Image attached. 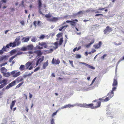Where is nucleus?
I'll list each match as a JSON object with an SVG mask.
<instances>
[{"mask_svg":"<svg viewBox=\"0 0 124 124\" xmlns=\"http://www.w3.org/2000/svg\"><path fill=\"white\" fill-rule=\"evenodd\" d=\"M23 80V78L22 77L20 76L18 77L15 80L6 86V89H8L11 87L15 85L16 81L17 83H18L22 81Z\"/></svg>","mask_w":124,"mask_h":124,"instance_id":"obj_1","label":"nucleus"},{"mask_svg":"<svg viewBox=\"0 0 124 124\" xmlns=\"http://www.w3.org/2000/svg\"><path fill=\"white\" fill-rule=\"evenodd\" d=\"M63 37H62L60 38L59 41H57L54 43H53V44L55 46H50V47H53L54 49H56L58 48V45L61 46L62 45L63 41Z\"/></svg>","mask_w":124,"mask_h":124,"instance_id":"obj_2","label":"nucleus"},{"mask_svg":"<svg viewBox=\"0 0 124 124\" xmlns=\"http://www.w3.org/2000/svg\"><path fill=\"white\" fill-rule=\"evenodd\" d=\"M94 102L93 107L92 108V109L96 108L100 106L101 102L98 101L97 100H95L93 101V102Z\"/></svg>","mask_w":124,"mask_h":124,"instance_id":"obj_3","label":"nucleus"},{"mask_svg":"<svg viewBox=\"0 0 124 124\" xmlns=\"http://www.w3.org/2000/svg\"><path fill=\"white\" fill-rule=\"evenodd\" d=\"M72 20V21L67 20L66 21V22L67 23H70V25L72 26H75L76 24V23L74 21L78 22V20L77 19Z\"/></svg>","mask_w":124,"mask_h":124,"instance_id":"obj_4","label":"nucleus"},{"mask_svg":"<svg viewBox=\"0 0 124 124\" xmlns=\"http://www.w3.org/2000/svg\"><path fill=\"white\" fill-rule=\"evenodd\" d=\"M44 56H42L41 57H39L38 58L37 61L36 62V66H37L39 64L41 63L44 60Z\"/></svg>","mask_w":124,"mask_h":124,"instance_id":"obj_5","label":"nucleus"},{"mask_svg":"<svg viewBox=\"0 0 124 124\" xmlns=\"http://www.w3.org/2000/svg\"><path fill=\"white\" fill-rule=\"evenodd\" d=\"M59 19V18L52 17V18L48 19L47 20L49 21L52 22H56Z\"/></svg>","mask_w":124,"mask_h":124,"instance_id":"obj_6","label":"nucleus"},{"mask_svg":"<svg viewBox=\"0 0 124 124\" xmlns=\"http://www.w3.org/2000/svg\"><path fill=\"white\" fill-rule=\"evenodd\" d=\"M16 70H14L12 71L11 72V74L13 75L12 77H16L20 74V71L16 73Z\"/></svg>","mask_w":124,"mask_h":124,"instance_id":"obj_7","label":"nucleus"},{"mask_svg":"<svg viewBox=\"0 0 124 124\" xmlns=\"http://www.w3.org/2000/svg\"><path fill=\"white\" fill-rule=\"evenodd\" d=\"M38 5L39 6L38 8L39 9V12L40 14H41L43 15H44L43 14L41 11V7L42 6V3L41 0H38Z\"/></svg>","mask_w":124,"mask_h":124,"instance_id":"obj_8","label":"nucleus"},{"mask_svg":"<svg viewBox=\"0 0 124 124\" xmlns=\"http://www.w3.org/2000/svg\"><path fill=\"white\" fill-rule=\"evenodd\" d=\"M113 31L112 29L109 26H107L106 29L104 30V33L105 34L108 32H110Z\"/></svg>","mask_w":124,"mask_h":124,"instance_id":"obj_9","label":"nucleus"},{"mask_svg":"<svg viewBox=\"0 0 124 124\" xmlns=\"http://www.w3.org/2000/svg\"><path fill=\"white\" fill-rule=\"evenodd\" d=\"M20 37L18 36L14 42L16 44V46H18L21 43V42L20 41Z\"/></svg>","mask_w":124,"mask_h":124,"instance_id":"obj_10","label":"nucleus"},{"mask_svg":"<svg viewBox=\"0 0 124 124\" xmlns=\"http://www.w3.org/2000/svg\"><path fill=\"white\" fill-rule=\"evenodd\" d=\"M52 63L53 64H58L60 63V61L59 59H54V58H53L52 61Z\"/></svg>","mask_w":124,"mask_h":124,"instance_id":"obj_11","label":"nucleus"},{"mask_svg":"<svg viewBox=\"0 0 124 124\" xmlns=\"http://www.w3.org/2000/svg\"><path fill=\"white\" fill-rule=\"evenodd\" d=\"M102 44L101 41H100L98 44L94 45L93 46V47L96 49H98L101 46Z\"/></svg>","mask_w":124,"mask_h":124,"instance_id":"obj_12","label":"nucleus"},{"mask_svg":"<svg viewBox=\"0 0 124 124\" xmlns=\"http://www.w3.org/2000/svg\"><path fill=\"white\" fill-rule=\"evenodd\" d=\"M79 63L83 64L86 66H87L88 68H90L94 70L95 69V67L89 65L86 63L83 62H79Z\"/></svg>","mask_w":124,"mask_h":124,"instance_id":"obj_13","label":"nucleus"},{"mask_svg":"<svg viewBox=\"0 0 124 124\" xmlns=\"http://www.w3.org/2000/svg\"><path fill=\"white\" fill-rule=\"evenodd\" d=\"M34 53L37 54V56H39L42 54V52L40 50H36L34 51Z\"/></svg>","mask_w":124,"mask_h":124,"instance_id":"obj_14","label":"nucleus"},{"mask_svg":"<svg viewBox=\"0 0 124 124\" xmlns=\"http://www.w3.org/2000/svg\"><path fill=\"white\" fill-rule=\"evenodd\" d=\"M39 45L41 46H43L45 48H47V45L46 43L44 42H42L41 43L39 42Z\"/></svg>","mask_w":124,"mask_h":124,"instance_id":"obj_15","label":"nucleus"},{"mask_svg":"<svg viewBox=\"0 0 124 124\" xmlns=\"http://www.w3.org/2000/svg\"><path fill=\"white\" fill-rule=\"evenodd\" d=\"M48 60H47L45 62L43 65L42 68L43 69H45L46 68V67L48 65Z\"/></svg>","mask_w":124,"mask_h":124,"instance_id":"obj_16","label":"nucleus"},{"mask_svg":"<svg viewBox=\"0 0 124 124\" xmlns=\"http://www.w3.org/2000/svg\"><path fill=\"white\" fill-rule=\"evenodd\" d=\"M110 99L108 97H107L104 99H103L101 98H100L99 100L101 101L102 102H104L108 101Z\"/></svg>","mask_w":124,"mask_h":124,"instance_id":"obj_17","label":"nucleus"},{"mask_svg":"<svg viewBox=\"0 0 124 124\" xmlns=\"http://www.w3.org/2000/svg\"><path fill=\"white\" fill-rule=\"evenodd\" d=\"M93 107V103H91L89 104H87L85 103V108H90L92 109V108Z\"/></svg>","mask_w":124,"mask_h":124,"instance_id":"obj_18","label":"nucleus"},{"mask_svg":"<svg viewBox=\"0 0 124 124\" xmlns=\"http://www.w3.org/2000/svg\"><path fill=\"white\" fill-rule=\"evenodd\" d=\"M32 63L31 62H28L26 63L25 65L26 67L25 69L26 70L28 69L29 67L31 64Z\"/></svg>","mask_w":124,"mask_h":124,"instance_id":"obj_19","label":"nucleus"},{"mask_svg":"<svg viewBox=\"0 0 124 124\" xmlns=\"http://www.w3.org/2000/svg\"><path fill=\"white\" fill-rule=\"evenodd\" d=\"M26 47L27 50H30L33 49V46L32 45H29L27 46Z\"/></svg>","mask_w":124,"mask_h":124,"instance_id":"obj_20","label":"nucleus"},{"mask_svg":"<svg viewBox=\"0 0 124 124\" xmlns=\"http://www.w3.org/2000/svg\"><path fill=\"white\" fill-rule=\"evenodd\" d=\"M113 95L114 92L112 91H111V92H109L108 94V97L110 99L112 97Z\"/></svg>","mask_w":124,"mask_h":124,"instance_id":"obj_21","label":"nucleus"},{"mask_svg":"<svg viewBox=\"0 0 124 124\" xmlns=\"http://www.w3.org/2000/svg\"><path fill=\"white\" fill-rule=\"evenodd\" d=\"M117 85V79H114V81L113 83V86H116Z\"/></svg>","mask_w":124,"mask_h":124,"instance_id":"obj_22","label":"nucleus"},{"mask_svg":"<svg viewBox=\"0 0 124 124\" xmlns=\"http://www.w3.org/2000/svg\"><path fill=\"white\" fill-rule=\"evenodd\" d=\"M11 74V73L9 72L6 73L5 72L3 74V75L5 77H8L10 76Z\"/></svg>","mask_w":124,"mask_h":124,"instance_id":"obj_23","label":"nucleus"},{"mask_svg":"<svg viewBox=\"0 0 124 124\" xmlns=\"http://www.w3.org/2000/svg\"><path fill=\"white\" fill-rule=\"evenodd\" d=\"M30 39L29 38H23L22 39L23 42H27Z\"/></svg>","mask_w":124,"mask_h":124,"instance_id":"obj_24","label":"nucleus"},{"mask_svg":"<svg viewBox=\"0 0 124 124\" xmlns=\"http://www.w3.org/2000/svg\"><path fill=\"white\" fill-rule=\"evenodd\" d=\"M76 106H78L81 107H83L85 108V103L83 104H76Z\"/></svg>","mask_w":124,"mask_h":124,"instance_id":"obj_25","label":"nucleus"},{"mask_svg":"<svg viewBox=\"0 0 124 124\" xmlns=\"http://www.w3.org/2000/svg\"><path fill=\"white\" fill-rule=\"evenodd\" d=\"M0 70L1 72L3 74L7 70L4 67H2L1 68Z\"/></svg>","mask_w":124,"mask_h":124,"instance_id":"obj_26","label":"nucleus"},{"mask_svg":"<svg viewBox=\"0 0 124 124\" xmlns=\"http://www.w3.org/2000/svg\"><path fill=\"white\" fill-rule=\"evenodd\" d=\"M53 49H51L49 50L45 51V52L46 54H48L51 53L52 52H53Z\"/></svg>","mask_w":124,"mask_h":124,"instance_id":"obj_27","label":"nucleus"},{"mask_svg":"<svg viewBox=\"0 0 124 124\" xmlns=\"http://www.w3.org/2000/svg\"><path fill=\"white\" fill-rule=\"evenodd\" d=\"M62 36V33H58L56 35V36L58 38H56V40H59V39L58 38H59L60 37H61Z\"/></svg>","mask_w":124,"mask_h":124,"instance_id":"obj_28","label":"nucleus"},{"mask_svg":"<svg viewBox=\"0 0 124 124\" xmlns=\"http://www.w3.org/2000/svg\"><path fill=\"white\" fill-rule=\"evenodd\" d=\"M9 44L10 47L12 46V47H14L16 46V44L14 42L13 43H10Z\"/></svg>","mask_w":124,"mask_h":124,"instance_id":"obj_29","label":"nucleus"},{"mask_svg":"<svg viewBox=\"0 0 124 124\" xmlns=\"http://www.w3.org/2000/svg\"><path fill=\"white\" fill-rule=\"evenodd\" d=\"M25 67L24 65H21L19 68V69L21 71H23L24 70Z\"/></svg>","mask_w":124,"mask_h":124,"instance_id":"obj_30","label":"nucleus"},{"mask_svg":"<svg viewBox=\"0 0 124 124\" xmlns=\"http://www.w3.org/2000/svg\"><path fill=\"white\" fill-rule=\"evenodd\" d=\"M8 80L6 79H4L0 81V84H2L3 83H7Z\"/></svg>","mask_w":124,"mask_h":124,"instance_id":"obj_31","label":"nucleus"},{"mask_svg":"<svg viewBox=\"0 0 124 124\" xmlns=\"http://www.w3.org/2000/svg\"><path fill=\"white\" fill-rule=\"evenodd\" d=\"M7 84V83H3L0 85V89H1L6 85Z\"/></svg>","mask_w":124,"mask_h":124,"instance_id":"obj_32","label":"nucleus"},{"mask_svg":"<svg viewBox=\"0 0 124 124\" xmlns=\"http://www.w3.org/2000/svg\"><path fill=\"white\" fill-rule=\"evenodd\" d=\"M67 107L69 108H70L71 107H72L74 106H76V105L74 104L73 105H72L70 104H68V105H67Z\"/></svg>","mask_w":124,"mask_h":124,"instance_id":"obj_33","label":"nucleus"},{"mask_svg":"<svg viewBox=\"0 0 124 124\" xmlns=\"http://www.w3.org/2000/svg\"><path fill=\"white\" fill-rule=\"evenodd\" d=\"M37 40V39L35 37H33L31 39V41L33 42H35Z\"/></svg>","mask_w":124,"mask_h":124,"instance_id":"obj_34","label":"nucleus"},{"mask_svg":"<svg viewBox=\"0 0 124 124\" xmlns=\"http://www.w3.org/2000/svg\"><path fill=\"white\" fill-rule=\"evenodd\" d=\"M24 82H22L21 83H19V84L17 85L16 87V88H18L20 87L23 84Z\"/></svg>","mask_w":124,"mask_h":124,"instance_id":"obj_35","label":"nucleus"},{"mask_svg":"<svg viewBox=\"0 0 124 124\" xmlns=\"http://www.w3.org/2000/svg\"><path fill=\"white\" fill-rule=\"evenodd\" d=\"M16 100H14V101H12L11 104L10 106L13 107L14 105L15 104V103L16 102Z\"/></svg>","mask_w":124,"mask_h":124,"instance_id":"obj_36","label":"nucleus"},{"mask_svg":"<svg viewBox=\"0 0 124 124\" xmlns=\"http://www.w3.org/2000/svg\"><path fill=\"white\" fill-rule=\"evenodd\" d=\"M51 16V15L49 13L48 14H46L45 15V17L46 18H50Z\"/></svg>","mask_w":124,"mask_h":124,"instance_id":"obj_37","label":"nucleus"},{"mask_svg":"<svg viewBox=\"0 0 124 124\" xmlns=\"http://www.w3.org/2000/svg\"><path fill=\"white\" fill-rule=\"evenodd\" d=\"M15 57V56H14L11 57L9 60V62H11L12 61L13 59Z\"/></svg>","mask_w":124,"mask_h":124,"instance_id":"obj_38","label":"nucleus"},{"mask_svg":"<svg viewBox=\"0 0 124 124\" xmlns=\"http://www.w3.org/2000/svg\"><path fill=\"white\" fill-rule=\"evenodd\" d=\"M39 36V38L40 39H43L45 37V36L43 35H41Z\"/></svg>","mask_w":124,"mask_h":124,"instance_id":"obj_39","label":"nucleus"},{"mask_svg":"<svg viewBox=\"0 0 124 124\" xmlns=\"http://www.w3.org/2000/svg\"><path fill=\"white\" fill-rule=\"evenodd\" d=\"M124 60V56H123V58H121L118 62L117 64H118L122 60Z\"/></svg>","mask_w":124,"mask_h":124,"instance_id":"obj_40","label":"nucleus"},{"mask_svg":"<svg viewBox=\"0 0 124 124\" xmlns=\"http://www.w3.org/2000/svg\"><path fill=\"white\" fill-rule=\"evenodd\" d=\"M22 54V52H20L17 53L16 54L14 55V56L15 57H17L18 55H20Z\"/></svg>","mask_w":124,"mask_h":124,"instance_id":"obj_41","label":"nucleus"},{"mask_svg":"<svg viewBox=\"0 0 124 124\" xmlns=\"http://www.w3.org/2000/svg\"><path fill=\"white\" fill-rule=\"evenodd\" d=\"M67 105H65L64 106H62L61 107V108H59L60 109H62L65 108H67Z\"/></svg>","mask_w":124,"mask_h":124,"instance_id":"obj_42","label":"nucleus"},{"mask_svg":"<svg viewBox=\"0 0 124 124\" xmlns=\"http://www.w3.org/2000/svg\"><path fill=\"white\" fill-rule=\"evenodd\" d=\"M69 62H70V64L71 65V66L73 67H74V65L73 63V61H70V60H69Z\"/></svg>","mask_w":124,"mask_h":124,"instance_id":"obj_43","label":"nucleus"},{"mask_svg":"<svg viewBox=\"0 0 124 124\" xmlns=\"http://www.w3.org/2000/svg\"><path fill=\"white\" fill-rule=\"evenodd\" d=\"M36 48L37 49H43V48L42 47H40L39 46H36Z\"/></svg>","mask_w":124,"mask_h":124,"instance_id":"obj_44","label":"nucleus"},{"mask_svg":"<svg viewBox=\"0 0 124 124\" xmlns=\"http://www.w3.org/2000/svg\"><path fill=\"white\" fill-rule=\"evenodd\" d=\"M7 63V62H5L4 63H2V64L0 65V67H2V66L5 65Z\"/></svg>","mask_w":124,"mask_h":124,"instance_id":"obj_45","label":"nucleus"},{"mask_svg":"<svg viewBox=\"0 0 124 124\" xmlns=\"http://www.w3.org/2000/svg\"><path fill=\"white\" fill-rule=\"evenodd\" d=\"M5 58V57L3 56L0 57V62L2 61Z\"/></svg>","mask_w":124,"mask_h":124,"instance_id":"obj_46","label":"nucleus"},{"mask_svg":"<svg viewBox=\"0 0 124 124\" xmlns=\"http://www.w3.org/2000/svg\"><path fill=\"white\" fill-rule=\"evenodd\" d=\"M58 110H57L55 112L53 113L52 115V117H53L54 116L56 115V114H57V112H58Z\"/></svg>","mask_w":124,"mask_h":124,"instance_id":"obj_47","label":"nucleus"},{"mask_svg":"<svg viewBox=\"0 0 124 124\" xmlns=\"http://www.w3.org/2000/svg\"><path fill=\"white\" fill-rule=\"evenodd\" d=\"M40 69V67H38L37 68H36L34 70V72H35L37 71L38 70H39Z\"/></svg>","mask_w":124,"mask_h":124,"instance_id":"obj_48","label":"nucleus"},{"mask_svg":"<svg viewBox=\"0 0 124 124\" xmlns=\"http://www.w3.org/2000/svg\"><path fill=\"white\" fill-rule=\"evenodd\" d=\"M22 50L23 51H27V47H23L22 48Z\"/></svg>","mask_w":124,"mask_h":124,"instance_id":"obj_49","label":"nucleus"},{"mask_svg":"<svg viewBox=\"0 0 124 124\" xmlns=\"http://www.w3.org/2000/svg\"><path fill=\"white\" fill-rule=\"evenodd\" d=\"M116 87H114V86H113V87L112 89V90L111 91L113 92V91H115L116 90Z\"/></svg>","mask_w":124,"mask_h":124,"instance_id":"obj_50","label":"nucleus"},{"mask_svg":"<svg viewBox=\"0 0 124 124\" xmlns=\"http://www.w3.org/2000/svg\"><path fill=\"white\" fill-rule=\"evenodd\" d=\"M76 57L77 58H79L81 57V56L79 54H77L76 56Z\"/></svg>","mask_w":124,"mask_h":124,"instance_id":"obj_51","label":"nucleus"},{"mask_svg":"<svg viewBox=\"0 0 124 124\" xmlns=\"http://www.w3.org/2000/svg\"><path fill=\"white\" fill-rule=\"evenodd\" d=\"M7 48L5 46H4L2 49V50L3 51H5L6 50Z\"/></svg>","mask_w":124,"mask_h":124,"instance_id":"obj_52","label":"nucleus"},{"mask_svg":"<svg viewBox=\"0 0 124 124\" xmlns=\"http://www.w3.org/2000/svg\"><path fill=\"white\" fill-rule=\"evenodd\" d=\"M51 124H54V120L53 119H52L51 120Z\"/></svg>","mask_w":124,"mask_h":124,"instance_id":"obj_53","label":"nucleus"},{"mask_svg":"<svg viewBox=\"0 0 124 124\" xmlns=\"http://www.w3.org/2000/svg\"><path fill=\"white\" fill-rule=\"evenodd\" d=\"M94 42V39H93L91 41V42L90 43V44L91 45Z\"/></svg>","mask_w":124,"mask_h":124,"instance_id":"obj_54","label":"nucleus"},{"mask_svg":"<svg viewBox=\"0 0 124 124\" xmlns=\"http://www.w3.org/2000/svg\"><path fill=\"white\" fill-rule=\"evenodd\" d=\"M83 14V11H79L78 13V14Z\"/></svg>","mask_w":124,"mask_h":124,"instance_id":"obj_55","label":"nucleus"},{"mask_svg":"<svg viewBox=\"0 0 124 124\" xmlns=\"http://www.w3.org/2000/svg\"><path fill=\"white\" fill-rule=\"evenodd\" d=\"M92 9V8H90L89 9H88L87 10H86V12H91V9Z\"/></svg>","mask_w":124,"mask_h":124,"instance_id":"obj_56","label":"nucleus"},{"mask_svg":"<svg viewBox=\"0 0 124 124\" xmlns=\"http://www.w3.org/2000/svg\"><path fill=\"white\" fill-rule=\"evenodd\" d=\"M107 55V54H104L101 57V59H103L104 57H106Z\"/></svg>","mask_w":124,"mask_h":124,"instance_id":"obj_57","label":"nucleus"},{"mask_svg":"<svg viewBox=\"0 0 124 124\" xmlns=\"http://www.w3.org/2000/svg\"><path fill=\"white\" fill-rule=\"evenodd\" d=\"M64 28V27H63V26L60 27L59 29V30L60 31H61Z\"/></svg>","mask_w":124,"mask_h":124,"instance_id":"obj_58","label":"nucleus"},{"mask_svg":"<svg viewBox=\"0 0 124 124\" xmlns=\"http://www.w3.org/2000/svg\"><path fill=\"white\" fill-rule=\"evenodd\" d=\"M100 15L103 16V15L102 14H97L95 15V16H100Z\"/></svg>","mask_w":124,"mask_h":124,"instance_id":"obj_59","label":"nucleus"},{"mask_svg":"<svg viewBox=\"0 0 124 124\" xmlns=\"http://www.w3.org/2000/svg\"><path fill=\"white\" fill-rule=\"evenodd\" d=\"M96 51V50H95V49H92V51H91V52L92 53H93L95 52Z\"/></svg>","mask_w":124,"mask_h":124,"instance_id":"obj_60","label":"nucleus"},{"mask_svg":"<svg viewBox=\"0 0 124 124\" xmlns=\"http://www.w3.org/2000/svg\"><path fill=\"white\" fill-rule=\"evenodd\" d=\"M37 21H34L33 22V24L36 27V26Z\"/></svg>","mask_w":124,"mask_h":124,"instance_id":"obj_61","label":"nucleus"},{"mask_svg":"<svg viewBox=\"0 0 124 124\" xmlns=\"http://www.w3.org/2000/svg\"><path fill=\"white\" fill-rule=\"evenodd\" d=\"M10 44H8L7 45L5 46L7 48H8L10 47Z\"/></svg>","mask_w":124,"mask_h":124,"instance_id":"obj_62","label":"nucleus"},{"mask_svg":"<svg viewBox=\"0 0 124 124\" xmlns=\"http://www.w3.org/2000/svg\"><path fill=\"white\" fill-rule=\"evenodd\" d=\"M91 45L90 44V43L88 44V45H85V46L87 47H89L90 46H91Z\"/></svg>","mask_w":124,"mask_h":124,"instance_id":"obj_63","label":"nucleus"},{"mask_svg":"<svg viewBox=\"0 0 124 124\" xmlns=\"http://www.w3.org/2000/svg\"><path fill=\"white\" fill-rule=\"evenodd\" d=\"M23 97H25V99L26 100H27V95L25 94H23Z\"/></svg>","mask_w":124,"mask_h":124,"instance_id":"obj_64","label":"nucleus"}]
</instances>
